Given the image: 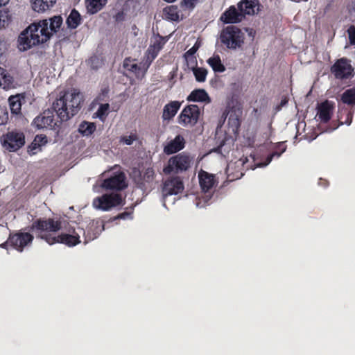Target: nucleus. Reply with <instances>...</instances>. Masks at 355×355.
Masks as SVG:
<instances>
[{"label":"nucleus","mask_w":355,"mask_h":355,"mask_svg":"<svg viewBox=\"0 0 355 355\" xmlns=\"http://www.w3.org/2000/svg\"><path fill=\"white\" fill-rule=\"evenodd\" d=\"M60 229L61 222L50 218L36 219L30 226V231L35 234L36 238L44 240L49 245L60 243L72 247L80 243V234L85 236V243L96 237L89 236V232L86 234L85 230L79 226L69 229L68 233L55 236V234Z\"/></svg>","instance_id":"1"},{"label":"nucleus","mask_w":355,"mask_h":355,"mask_svg":"<svg viewBox=\"0 0 355 355\" xmlns=\"http://www.w3.org/2000/svg\"><path fill=\"white\" fill-rule=\"evenodd\" d=\"M84 101L83 96L76 89L61 92L52 104V109L60 121H67L77 114Z\"/></svg>","instance_id":"2"},{"label":"nucleus","mask_w":355,"mask_h":355,"mask_svg":"<svg viewBox=\"0 0 355 355\" xmlns=\"http://www.w3.org/2000/svg\"><path fill=\"white\" fill-rule=\"evenodd\" d=\"M221 44L231 50L242 47L245 41V33L239 27L230 25L224 28L219 37Z\"/></svg>","instance_id":"3"},{"label":"nucleus","mask_w":355,"mask_h":355,"mask_svg":"<svg viewBox=\"0 0 355 355\" xmlns=\"http://www.w3.org/2000/svg\"><path fill=\"white\" fill-rule=\"evenodd\" d=\"M30 33L33 44H44L50 40L52 33L49 30L48 19L40 20L28 26L26 28Z\"/></svg>","instance_id":"4"},{"label":"nucleus","mask_w":355,"mask_h":355,"mask_svg":"<svg viewBox=\"0 0 355 355\" xmlns=\"http://www.w3.org/2000/svg\"><path fill=\"white\" fill-rule=\"evenodd\" d=\"M191 162V159L189 155L184 153H179L168 159L167 166L164 168V172L166 174L182 173L188 170Z\"/></svg>","instance_id":"5"},{"label":"nucleus","mask_w":355,"mask_h":355,"mask_svg":"<svg viewBox=\"0 0 355 355\" xmlns=\"http://www.w3.org/2000/svg\"><path fill=\"white\" fill-rule=\"evenodd\" d=\"M199 117V107L191 104L184 107L178 117V122L185 127H193L198 123Z\"/></svg>","instance_id":"6"},{"label":"nucleus","mask_w":355,"mask_h":355,"mask_svg":"<svg viewBox=\"0 0 355 355\" xmlns=\"http://www.w3.org/2000/svg\"><path fill=\"white\" fill-rule=\"evenodd\" d=\"M3 146L9 151H16L25 144V136L22 132L9 131L1 137Z\"/></svg>","instance_id":"7"},{"label":"nucleus","mask_w":355,"mask_h":355,"mask_svg":"<svg viewBox=\"0 0 355 355\" xmlns=\"http://www.w3.org/2000/svg\"><path fill=\"white\" fill-rule=\"evenodd\" d=\"M34 236L29 232L21 231L12 232L9 234V241L11 242V248L21 252L26 247L32 244Z\"/></svg>","instance_id":"8"},{"label":"nucleus","mask_w":355,"mask_h":355,"mask_svg":"<svg viewBox=\"0 0 355 355\" xmlns=\"http://www.w3.org/2000/svg\"><path fill=\"white\" fill-rule=\"evenodd\" d=\"M331 72L336 79H349L354 76V69L347 58L337 60L331 67Z\"/></svg>","instance_id":"9"},{"label":"nucleus","mask_w":355,"mask_h":355,"mask_svg":"<svg viewBox=\"0 0 355 355\" xmlns=\"http://www.w3.org/2000/svg\"><path fill=\"white\" fill-rule=\"evenodd\" d=\"M122 201V196L119 193L104 194L95 198L93 205L97 209L107 211L112 207L121 205Z\"/></svg>","instance_id":"10"},{"label":"nucleus","mask_w":355,"mask_h":355,"mask_svg":"<svg viewBox=\"0 0 355 355\" xmlns=\"http://www.w3.org/2000/svg\"><path fill=\"white\" fill-rule=\"evenodd\" d=\"M184 184L179 177L170 178L166 180L162 187L164 206H166V198L172 195L180 193L184 190Z\"/></svg>","instance_id":"11"},{"label":"nucleus","mask_w":355,"mask_h":355,"mask_svg":"<svg viewBox=\"0 0 355 355\" xmlns=\"http://www.w3.org/2000/svg\"><path fill=\"white\" fill-rule=\"evenodd\" d=\"M168 39L157 35L155 41L151 44L146 52V62L147 68L151 64L153 61L157 58L159 51L163 49Z\"/></svg>","instance_id":"12"},{"label":"nucleus","mask_w":355,"mask_h":355,"mask_svg":"<svg viewBox=\"0 0 355 355\" xmlns=\"http://www.w3.org/2000/svg\"><path fill=\"white\" fill-rule=\"evenodd\" d=\"M54 112L53 110H51L49 109L44 111L42 114L35 118L33 120L34 125L39 129H55L58 126V121L55 119Z\"/></svg>","instance_id":"13"},{"label":"nucleus","mask_w":355,"mask_h":355,"mask_svg":"<svg viewBox=\"0 0 355 355\" xmlns=\"http://www.w3.org/2000/svg\"><path fill=\"white\" fill-rule=\"evenodd\" d=\"M101 187L105 189L121 191L126 188L125 176L121 172L105 179Z\"/></svg>","instance_id":"14"},{"label":"nucleus","mask_w":355,"mask_h":355,"mask_svg":"<svg viewBox=\"0 0 355 355\" xmlns=\"http://www.w3.org/2000/svg\"><path fill=\"white\" fill-rule=\"evenodd\" d=\"M242 11L234 6H230L220 17V20L225 24H234L241 22L245 19Z\"/></svg>","instance_id":"15"},{"label":"nucleus","mask_w":355,"mask_h":355,"mask_svg":"<svg viewBox=\"0 0 355 355\" xmlns=\"http://www.w3.org/2000/svg\"><path fill=\"white\" fill-rule=\"evenodd\" d=\"M261 5L259 0H241L237 3V8L242 11L244 18L247 15L252 16L257 15L261 10Z\"/></svg>","instance_id":"16"},{"label":"nucleus","mask_w":355,"mask_h":355,"mask_svg":"<svg viewBox=\"0 0 355 355\" xmlns=\"http://www.w3.org/2000/svg\"><path fill=\"white\" fill-rule=\"evenodd\" d=\"M199 184L204 193H212L213 188L217 184L214 175L201 170L198 173Z\"/></svg>","instance_id":"17"},{"label":"nucleus","mask_w":355,"mask_h":355,"mask_svg":"<svg viewBox=\"0 0 355 355\" xmlns=\"http://www.w3.org/2000/svg\"><path fill=\"white\" fill-rule=\"evenodd\" d=\"M334 110L333 103L326 100L318 106V116L322 123H327L331 118Z\"/></svg>","instance_id":"18"},{"label":"nucleus","mask_w":355,"mask_h":355,"mask_svg":"<svg viewBox=\"0 0 355 355\" xmlns=\"http://www.w3.org/2000/svg\"><path fill=\"white\" fill-rule=\"evenodd\" d=\"M181 103L178 101H171L164 105L162 118L163 121H170L176 115L180 108Z\"/></svg>","instance_id":"19"},{"label":"nucleus","mask_w":355,"mask_h":355,"mask_svg":"<svg viewBox=\"0 0 355 355\" xmlns=\"http://www.w3.org/2000/svg\"><path fill=\"white\" fill-rule=\"evenodd\" d=\"M184 146L185 140L184 137L178 135L164 147V152L168 155L173 154L183 149Z\"/></svg>","instance_id":"20"},{"label":"nucleus","mask_w":355,"mask_h":355,"mask_svg":"<svg viewBox=\"0 0 355 355\" xmlns=\"http://www.w3.org/2000/svg\"><path fill=\"white\" fill-rule=\"evenodd\" d=\"M155 180V171L152 168H148L139 180L137 184L141 189H146L152 187Z\"/></svg>","instance_id":"21"},{"label":"nucleus","mask_w":355,"mask_h":355,"mask_svg":"<svg viewBox=\"0 0 355 355\" xmlns=\"http://www.w3.org/2000/svg\"><path fill=\"white\" fill-rule=\"evenodd\" d=\"M31 40L30 33L26 28L23 31L18 37L17 47L19 51H25L31 49L33 46L38 45V44H33Z\"/></svg>","instance_id":"22"},{"label":"nucleus","mask_w":355,"mask_h":355,"mask_svg":"<svg viewBox=\"0 0 355 355\" xmlns=\"http://www.w3.org/2000/svg\"><path fill=\"white\" fill-rule=\"evenodd\" d=\"M55 2L56 0H31L32 8L37 12H44L50 10Z\"/></svg>","instance_id":"23"},{"label":"nucleus","mask_w":355,"mask_h":355,"mask_svg":"<svg viewBox=\"0 0 355 355\" xmlns=\"http://www.w3.org/2000/svg\"><path fill=\"white\" fill-rule=\"evenodd\" d=\"M191 64V70L196 78V81L202 83L206 80L207 75V70L202 67H198L196 66L197 61L195 58H191V60H188V65Z\"/></svg>","instance_id":"24"},{"label":"nucleus","mask_w":355,"mask_h":355,"mask_svg":"<svg viewBox=\"0 0 355 355\" xmlns=\"http://www.w3.org/2000/svg\"><path fill=\"white\" fill-rule=\"evenodd\" d=\"M187 100L188 101H193V102H202V103H210L211 102V99H210L208 94L203 89H194L188 96Z\"/></svg>","instance_id":"25"},{"label":"nucleus","mask_w":355,"mask_h":355,"mask_svg":"<svg viewBox=\"0 0 355 355\" xmlns=\"http://www.w3.org/2000/svg\"><path fill=\"white\" fill-rule=\"evenodd\" d=\"M87 13L94 15L101 10L107 4V0H85Z\"/></svg>","instance_id":"26"},{"label":"nucleus","mask_w":355,"mask_h":355,"mask_svg":"<svg viewBox=\"0 0 355 355\" xmlns=\"http://www.w3.org/2000/svg\"><path fill=\"white\" fill-rule=\"evenodd\" d=\"M0 87L4 89H10L15 87L13 77L2 67H0Z\"/></svg>","instance_id":"27"},{"label":"nucleus","mask_w":355,"mask_h":355,"mask_svg":"<svg viewBox=\"0 0 355 355\" xmlns=\"http://www.w3.org/2000/svg\"><path fill=\"white\" fill-rule=\"evenodd\" d=\"M22 101H24V98L19 94L9 97L8 102L12 114H21Z\"/></svg>","instance_id":"28"},{"label":"nucleus","mask_w":355,"mask_h":355,"mask_svg":"<svg viewBox=\"0 0 355 355\" xmlns=\"http://www.w3.org/2000/svg\"><path fill=\"white\" fill-rule=\"evenodd\" d=\"M81 21L82 17L79 12L73 8L67 18L66 23L69 28L75 29L81 24Z\"/></svg>","instance_id":"29"},{"label":"nucleus","mask_w":355,"mask_h":355,"mask_svg":"<svg viewBox=\"0 0 355 355\" xmlns=\"http://www.w3.org/2000/svg\"><path fill=\"white\" fill-rule=\"evenodd\" d=\"M207 62L212 68L213 71L216 73H222L225 71V67L222 63L220 57L219 55H214L209 58Z\"/></svg>","instance_id":"30"},{"label":"nucleus","mask_w":355,"mask_h":355,"mask_svg":"<svg viewBox=\"0 0 355 355\" xmlns=\"http://www.w3.org/2000/svg\"><path fill=\"white\" fill-rule=\"evenodd\" d=\"M163 15L165 19L178 21L180 19L179 10L177 6H166L163 10Z\"/></svg>","instance_id":"31"},{"label":"nucleus","mask_w":355,"mask_h":355,"mask_svg":"<svg viewBox=\"0 0 355 355\" xmlns=\"http://www.w3.org/2000/svg\"><path fill=\"white\" fill-rule=\"evenodd\" d=\"M96 128L94 123L84 121L79 125L78 132L84 137H89L95 132Z\"/></svg>","instance_id":"32"},{"label":"nucleus","mask_w":355,"mask_h":355,"mask_svg":"<svg viewBox=\"0 0 355 355\" xmlns=\"http://www.w3.org/2000/svg\"><path fill=\"white\" fill-rule=\"evenodd\" d=\"M341 101L344 104L350 106H355V88L346 89L341 95Z\"/></svg>","instance_id":"33"},{"label":"nucleus","mask_w":355,"mask_h":355,"mask_svg":"<svg viewBox=\"0 0 355 355\" xmlns=\"http://www.w3.org/2000/svg\"><path fill=\"white\" fill-rule=\"evenodd\" d=\"M49 29H50L49 31L53 34V33H57L60 30L63 19L60 15H56L49 18Z\"/></svg>","instance_id":"34"},{"label":"nucleus","mask_w":355,"mask_h":355,"mask_svg":"<svg viewBox=\"0 0 355 355\" xmlns=\"http://www.w3.org/2000/svg\"><path fill=\"white\" fill-rule=\"evenodd\" d=\"M227 123L232 128L233 132H237L241 125L239 116L235 112H231L228 117Z\"/></svg>","instance_id":"35"},{"label":"nucleus","mask_w":355,"mask_h":355,"mask_svg":"<svg viewBox=\"0 0 355 355\" xmlns=\"http://www.w3.org/2000/svg\"><path fill=\"white\" fill-rule=\"evenodd\" d=\"M286 145L284 142H279L275 146V150L270 154L267 157L268 163H270L274 157H279L281 155L286 151Z\"/></svg>","instance_id":"36"},{"label":"nucleus","mask_w":355,"mask_h":355,"mask_svg":"<svg viewBox=\"0 0 355 355\" xmlns=\"http://www.w3.org/2000/svg\"><path fill=\"white\" fill-rule=\"evenodd\" d=\"M132 60L130 58H126L123 64V67L126 70L138 75L141 71V68L136 63H132Z\"/></svg>","instance_id":"37"},{"label":"nucleus","mask_w":355,"mask_h":355,"mask_svg":"<svg viewBox=\"0 0 355 355\" xmlns=\"http://www.w3.org/2000/svg\"><path fill=\"white\" fill-rule=\"evenodd\" d=\"M110 105L108 103L101 104L97 110L95 115L102 121H104L108 115Z\"/></svg>","instance_id":"38"},{"label":"nucleus","mask_w":355,"mask_h":355,"mask_svg":"<svg viewBox=\"0 0 355 355\" xmlns=\"http://www.w3.org/2000/svg\"><path fill=\"white\" fill-rule=\"evenodd\" d=\"M200 1V0H181L180 5L184 10H192Z\"/></svg>","instance_id":"39"},{"label":"nucleus","mask_w":355,"mask_h":355,"mask_svg":"<svg viewBox=\"0 0 355 355\" xmlns=\"http://www.w3.org/2000/svg\"><path fill=\"white\" fill-rule=\"evenodd\" d=\"M138 139V136L136 132L131 133L130 135H123L120 137V143H123L126 145H132L135 141Z\"/></svg>","instance_id":"40"},{"label":"nucleus","mask_w":355,"mask_h":355,"mask_svg":"<svg viewBox=\"0 0 355 355\" xmlns=\"http://www.w3.org/2000/svg\"><path fill=\"white\" fill-rule=\"evenodd\" d=\"M133 211H134V207L130 206L128 207H126L125 211L122 213L119 214L116 218V219H132V215H133Z\"/></svg>","instance_id":"41"},{"label":"nucleus","mask_w":355,"mask_h":355,"mask_svg":"<svg viewBox=\"0 0 355 355\" xmlns=\"http://www.w3.org/2000/svg\"><path fill=\"white\" fill-rule=\"evenodd\" d=\"M40 150H41V146L35 140L28 147V152L31 155H35Z\"/></svg>","instance_id":"42"},{"label":"nucleus","mask_w":355,"mask_h":355,"mask_svg":"<svg viewBox=\"0 0 355 355\" xmlns=\"http://www.w3.org/2000/svg\"><path fill=\"white\" fill-rule=\"evenodd\" d=\"M347 33L350 44L355 45V26H350L347 29Z\"/></svg>","instance_id":"43"},{"label":"nucleus","mask_w":355,"mask_h":355,"mask_svg":"<svg viewBox=\"0 0 355 355\" xmlns=\"http://www.w3.org/2000/svg\"><path fill=\"white\" fill-rule=\"evenodd\" d=\"M35 141L40 144L42 147L47 143V137L44 135H37L34 139Z\"/></svg>","instance_id":"44"},{"label":"nucleus","mask_w":355,"mask_h":355,"mask_svg":"<svg viewBox=\"0 0 355 355\" xmlns=\"http://www.w3.org/2000/svg\"><path fill=\"white\" fill-rule=\"evenodd\" d=\"M198 49V47L195 44L185 53L184 56L186 57L187 61L189 60L187 57L189 55H193V54H195Z\"/></svg>","instance_id":"45"},{"label":"nucleus","mask_w":355,"mask_h":355,"mask_svg":"<svg viewBox=\"0 0 355 355\" xmlns=\"http://www.w3.org/2000/svg\"><path fill=\"white\" fill-rule=\"evenodd\" d=\"M345 114L346 115V120L345 121V123L347 125H350L352 121V114L347 110L345 111ZM344 122L340 121V124L343 125Z\"/></svg>","instance_id":"46"},{"label":"nucleus","mask_w":355,"mask_h":355,"mask_svg":"<svg viewBox=\"0 0 355 355\" xmlns=\"http://www.w3.org/2000/svg\"><path fill=\"white\" fill-rule=\"evenodd\" d=\"M288 102V99L286 96H284L282 99H281V101L279 103V105H277L276 107V110L277 111H279L281 110V109L282 108V107H284V105H286Z\"/></svg>","instance_id":"47"},{"label":"nucleus","mask_w":355,"mask_h":355,"mask_svg":"<svg viewBox=\"0 0 355 355\" xmlns=\"http://www.w3.org/2000/svg\"><path fill=\"white\" fill-rule=\"evenodd\" d=\"M5 15L0 11V28L5 27L6 24H7L6 20L5 19Z\"/></svg>","instance_id":"48"},{"label":"nucleus","mask_w":355,"mask_h":355,"mask_svg":"<svg viewBox=\"0 0 355 355\" xmlns=\"http://www.w3.org/2000/svg\"><path fill=\"white\" fill-rule=\"evenodd\" d=\"M6 50V42L0 39V57L5 53Z\"/></svg>","instance_id":"49"},{"label":"nucleus","mask_w":355,"mask_h":355,"mask_svg":"<svg viewBox=\"0 0 355 355\" xmlns=\"http://www.w3.org/2000/svg\"><path fill=\"white\" fill-rule=\"evenodd\" d=\"M8 246L11 248V242L9 241V237L7 239V240L5 242L0 244V248H1L3 249L8 250Z\"/></svg>","instance_id":"50"},{"label":"nucleus","mask_w":355,"mask_h":355,"mask_svg":"<svg viewBox=\"0 0 355 355\" xmlns=\"http://www.w3.org/2000/svg\"><path fill=\"white\" fill-rule=\"evenodd\" d=\"M177 71L178 68L176 67L175 69H173L169 73L168 79L170 81H172L175 78V76H177Z\"/></svg>","instance_id":"51"},{"label":"nucleus","mask_w":355,"mask_h":355,"mask_svg":"<svg viewBox=\"0 0 355 355\" xmlns=\"http://www.w3.org/2000/svg\"><path fill=\"white\" fill-rule=\"evenodd\" d=\"M245 31H246L247 32H248V35H249L250 37H254V35H255V34H256V31H255L254 29L247 28H245Z\"/></svg>","instance_id":"52"},{"label":"nucleus","mask_w":355,"mask_h":355,"mask_svg":"<svg viewBox=\"0 0 355 355\" xmlns=\"http://www.w3.org/2000/svg\"><path fill=\"white\" fill-rule=\"evenodd\" d=\"M116 20H122L123 18V13L122 12H119L116 15Z\"/></svg>","instance_id":"53"},{"label":"nucleus","mask_w":355,"mask_h":355,"mask_svg":"<svg viewBox=\"0 0 355 355\" xmlns=\"http://www.w3.org/2000/svg\"><path fill=\"white\" fill-rule=\"evenodd\" d=\"M10 0H0V7L6 5Z\"/></svg>","instance_id":"54"},{"label":"nucleus","mask_w":355,"mask_h":355,"mask_svg":"<svg viewBox=\"0 0 355 355\" xmlns=\"http://www.w3.org/2000/svg\"><path fill=\"white\" fill-rule=\"evenodd\" d=\"M351 9L353 10V11H355V0H352V3H351Z\"/></svg>","instance_id":"55"},{"label":"nucleus","mask_w":355,"mask_h":355,"mask_svg":"<svg viewBox=\"0 0 355 355\" xmlns=\"http://www.w3.org/2000/svg\"><path fill=\"white\" fill-rule=\"evenodd\" d=\"M221 148H222V145L218 146L216 149H215V152H217V153H220V150H221Z\"/></svg>","instance_id":"56"},{"label":"nucleus","mask_w":355,"mask_h":355,"mask_svg":"<svg viewBox=\"0 0 355 355\" xmlns=\"http://www.w3.org/2000/svg\"><path fill=\"white\" fill-rule=\"evenodd\" d=\"M164 1H166V2H168V3H172V2L175 1L176 0H164Z\"/></svg>","instance_id":"57"},{"label":"nucleus","mask_w":355,"mask_h":355,"mask_svg":"<svg viewBox=\"0 0 355 355\" xmlns=\"http://www.w3.org/2000/svg\"><path fill=\"white\" fill-rule=\"evenodd\" d=\"M342 114H343V113L341 112V113H340V116H339V119H342Z\"/></svg>","instance_id":"58"}]
</instances>
